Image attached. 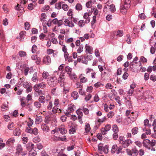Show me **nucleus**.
<instances>
[{
    "mask_svg": "<svg viewBox=\"0 0 156 156\" xmlns=\"http://www.w3.org/2000/svg\"><path fill=\"white\" fill-rule=\"evenodd\" d=\"M143 146L148 150H151V151H155V149L153 147L156 144V141L154 139L151 141L149 139H144L143 142Z\"/></svg>",
    "mask_w": 156,
    "mask_h": 156,
    "instance_id": "f257e3e1",
    "label": "nucleus"
},
{
    "mask_svg": "<svg viewBox=\"0 0 156 156\" xmlns=\"http://www.w3.org/2000/svg\"><path fill=\"white\" fill-rule=\"evenodd\" d=\"M71 20L70 21L68 19H66L64 21V24L66 26H68L69 27H72L74 26V24L72 22V19H73V21L76 23L78 21V19L77 18H74L73 16H71Z\"/></svg>",
    "mask_w": 156,
    "mask_h": 156,
    "instance_id": "f03ea898",
    "label": "nucleus"
},
{
    "mask_svg": "<svg viewBox=\"0 0 156 156\" xmlns=\"http://www.w3.org/2000/svg\"><path fill=\"white\" fill-rule=\"evenodd\" d=\"M16 150V154L18 155H20L21 153V155L22 156H25L27 154V151H23V148L20 144H18L17 145Z\"/></svg>",
    "mask_w": 156,
    "mask_h": 156,
    "instance_id": "7ed1b4c3",
    "label": "nucleus"
},
{
    "mask_svg": "<svg viewBox=\"0 0 156 156\" xmlns=\"http://www.w3.org/2000/svg\"><path fill=\"white\" fill-rule=\"evenodd\" d=\"M122 150V147H118L117 145L115 144L112 146L111 152L113 154L116 153L117 154H119L121 152Z\"/></svg>",
    "mask_w": 156,
    "mask_h": 156,
    "instance_id": "20e7f679",
    "label": "nucleus"
},
{
    "mask_svg": "<svg viewBox=\"0 0 156 156\" xmlns=\"http://www.w3.org/2000/svg\"><path fill=\"white\" fill-rule=\"evenodd\" d=\"M57 79L56 77L51 78L48 80V84L51 87H54L56 85Z\"/></svg>",
    "mask_w": 156,
    "mask_h": 156,
    "instance_id": "39448f33",
    "label": "nucleus"
},
{
    "mask_svg": "<svg viewBox=\"0 0 156 156\" xmlns=\"http://www.w3.org/2000/svg\"><path fill=\"white\" fill-rule=\"evenodd\" d=\"M127 150V153L129 155L136 156L138 154V150L136 148H133L130 150H129L128 149Z\"/></svg>",
    "mask_w": 156,
    "mask_h": 156,
    "instance_id": "423d86ee",
    "label": "nucleus"
},
{
    "mask_svg": "<svg viewBox=\"0 0 156 156\" xmlns=\"http://www.w3.org/2000/svg\"><path fill=\"white\" fill-rule=\"evenodd\" d=\"M51 58L49 56H46L43 58V63L46 65H49L51 63Z\"/></svg>",
    "mask_w": 156,
    "mask_h": 156,
    "instance_id": "0eeeda50",
    "label": "nucleus"
},
{
    "mask_svg": "<svg viewBox=\"0 0 156 156\" xmlns=\"http://www.w3.org/2000/svg\"><path fill=\"white\" fill-rule=\"evenodd\" d=\"M132 143V141L130 139H128L124 141L122 145L123 147L125 148L128 147L130 144Z\"/></svg>",
    "mask_w": 156,
    "mask_h": 156,
    "instance_id": "6e6552de",
    "label": "nucleus"
},
{
    "mask_svg": "<svg viewBox=\"0 0 156 156\" xmlns=\"http://www.w3.org/2000/svg\"><path fill=\"white\" fill-rule=\"evenodd\" d=\"M42 130L46 133L48 132L49 129V128L46 124L43 123L41 125Z\"/></svg>",
    "mask_w": 156,
    "mask_h": 156,
    "instance_id": "1a4fd4ad",
    "label": "nucleus"
},
{
    "mask_svg": "<svg viewBox=\"0 0 156 156\" xmlns=\"http://www.w3.org/2000/svg\"><path fill=\"white\" fill-rule=\"evenodd\" d=\"M86 52L91 54L93 52V48L89 45L86 44L85 46Z\"/></svg>",
    "mask_w": 156,
    "mask_h": 156,
    "instance_id": "9d476101",
    "label": "nucleus"
},
{
    "mask_svg": "<svg viewBox=\"0 0 156 156\" xmlns=\"http://www.w3.org/2000/svg\"><path fill=\"white\" fill-rule=\"evenodd\" d=\"M74 108L75 106L73 104H70L68 105L66 111L68 112H72L74 111Z\"/></svg>",
    "mask_w": 156,
    "mask_h": 156,
    "instance_id": "9b49d317",
    "label": "nucleus"
},
{
    "mask_svg": "<svg viewBox=\"0 0 156 156\" xmlns=\"http://www.w3.org/2000/svg\"><path fill=\"white\" fill-rule=\"evenodd\" d=\"M15 142V140L13 138L9 139L7 141L6 144L8 146H9L13 144Z\"/></svg>",
    "mask_w": 156,
    "mask_h": 156,
    "instance_id": "f8f14e48",
    "label": "nucleus"
},
{
    "mask_svg": "<svg viewBox=\"0 0 156 156\" xmlns=\"http://www.w3.org/2000/svg\"><path fill=\"white\" fill-rule=\"evenodd\" d=\"M31 80L34 82H37L38 80V78L37 76V72L34 73L31 78Z\"/></svg>",
    "mask_w": 156,
    "mask_h": 156,
    "instance_id": "ddd939ff",
    "label": "nucleus"
},
{
    "mask_svg": "<svg viewBox=\"0 0 156 156\" xmlns=\"http://www.w3.org/2000/svg\"><path fill=\"white\" fill-rule=\"evenodd\" d=\"M114 34V36L115 35L116 37H121L123 36V32L122 30H118L117 32H115Z\"/></svg>",
    "mask_w": 156,
    "mask_h": 156,
    "instance_id": "4468645a",
    "label": "nucleus"
},
{
    "mask_svg": "<svg viewBox=\"0 0 156 156\" xmlns=\"http://www.w3.org/2000/svg\"><path fill=\"white\" fill-rule=\"evenodd\" d=\"M71 96L74 100H76L79 97L78 94L77 92L74 91L71 94Z\"/></svg>",
    "mask_w": 156,
    "mask_h": 156,
    "instance_id": "2eb2a0df",
    "label": "nucleus"
},
{
    "mask_svg": "<svg viewBox=\"0 0 156 156\" xmlns=\"http://www.w3.org/2000/svg\"><path fill=\"white\" fill-rule=\"evenodd\" d=\"M65 78V76L64 75L62 74H60L59 75V77L58 78V82L60 83L61 82L64 81Z\"/></svg>",
    "mask_w": 156,
    "mask_h": 156,
    "instance_id": "dca6fc26",
    "label": "nucleus"
},
{
    "mask_svg": "<svg viewBox=\"0 0 156 156\" xmlns=\"http://www.w3.org/2000/svg\"><path fill=\"white\" fill-rule=\"evenodd\" d=\"M59 131L62 134H65L66 132V130L63 126H60L59 128Z\"/></svg>",
    "mask_w": 156,
    "mask_h": 156,
    "instance_id": "f3484780",
    "label": "nucleus"
},
{
    "mask_svg": "<svg viewBox=\"0 0 156 156\" xmlns=\"http://www.w3.org/2000/svg\"><path fill=\"white\" fill-rule=\"evenodd\" d=\"M65 70L68 75L72 73V68L68 66L65 67Z\"/></svg>",
    "mask_w": 156,
    "mask_h": 156,
    "instance_id": "a211bd4d",
    "label": "nucleus"
},
{
    "mask_svg": "<svg viewBox=\"0 0 156 156\" xmlns=\"http://www.w3.org/2000/svg\"><path fill=\"white\" fill-rule=\"evenodd\" d=\"M38 101L41 103H44L45 102V98L44 96H40L38 98Z\"/></svg>",
    "mask_w": 156,
    "mask_h": 156,
    "instance_id": "6ab92c4d",
    "label": "nucleus"
},
{
    "mask_svg": "<svg viewBox=\"0 0 156 156\" xmlns=\"http://www.w3.org/2000/svg\"><path fill=\"white\" fill-rule=\"evenodd\" d=\"M42 121V119L41 116L37 117L36 118L35 122L36 124H39Z\"/></svg>",
    "mask_w": 156,
    "mask_h": 156,
    "instance_id": "aec40b11",
    "label": "nucleus"
},
{
    "mask_svg": "<svg viewBox=\"0 0 156 156\" xmlns=\"http://www.w3.org/2000/svg\"><path fill=\"white\" fill-rule=\"evenodd\" d=\"M64 2H62L56 3L55 5V8L58 10L60 9L62 7V4Z\"/></svg>",
    "mask_w": 156,
    "mask_h": 156,
    "instance_id": "412c9836",
    "label": "nucleus"
},
{
    "mask_svg": "<svg viewBox=\"0 0 156 156\" xmlns=\"http://www.w3.org/2000/svg\"><path fill=\"white\" fill-rule=\"evenodd\" d=\"M127 8H125L124 6L122 5L120 7V11L123 14L126 13V12Z\"/></svg>",
    "mask_w": 156,
    "mask_h": 156,
    "instance_id": "4be33fe9",
    "label": "nucleus"
},
{
    "mask_svg": "<svg viewBox=\"0 0 156 156\" xmlns=\"http://www.w3.org/2000/svg\"><path fill=\"white\" fill-rule=\"evenodd\" d=\"M80 82L82 83H85L87 81V79L85 77L82 76V74H81L80 76Z\"/></svg>",
    "mask_w": 156,
    "mask_h": 156,
    "instance_id": "5701e85b",
    "label": "nucleus"
},
{
    "mask_svg": "<svg viewBox=\"0 0 156 156\" xmlns=\"http://www.w3.org/2000/svg\"><path fill=\"white\" fill-rule=\"evenodd\" d=\"M25 100V98H22L21 99V105L22 107H24L26 106V103H27L26 101H24Z\"/></svg>",
    "mask_w": 156,
    "mask_h": 156,
    "instance_id": "b1692460",
    "label": "nucleus"
},
{
    "mask_svg": "<svg viewBox=\"0 0 156 156\" xmlns=\"http://www.w3.org/2000/svg\"><path fill=\"white\" fill-rule=\"evenodd\" d=\"M130 98H129V100H127L126 101V105L129 108L132 109V103L131 101H130Z\"/></svg>",
    "mask_w": 156,
    "mask_h": 156,
    "instance_id": "393cba45",
    "label": "nucleus"
},
{
    "mask_svg": "<svg viewBox=\"0 0 156 156\" xmlns=\"http://www.w3.org/2000/svg\"><path fill=\"white\" fill-rule=\"evenodd\" d=\"M112 130L115 133H117L119 131L117 125L114 124L112 126Z\"/></svg>",
    "mask_w": 156,
    "mask_h": 156,
    "instance_id": "a878e982",
    "label": "nucleus"
},
{
    "mask_svg": "<svg viewBox=\"0 0 156 156\" xmlns=\"http://www.w3.org/2000/svg\"><path fill=\"white\" fill-rule=\"evenodd\" d=\"M89 14L88 13L86 12L84 14V16H83V17L84 18L86 19H87L88 20V21L87 22V21H85V22L86 23H88L90 21V18L89 17Z\"/></svg>",
    "mask_w": 156,
    "mask_h": 156,
    "instance_id": "bb28decb",
    "label": "nucleus"
},
{
    "mask_svg": "<svg viewBox=\"0 0 156 156\" xmlns=\"http://www.w3.org/2000/svg\"><path fill=\"white\" fill-rule=\"evenodd\" d=\"M126 2H127V4L124 5L123 6H124L125 8H127V9H128L130 6V3L131 1L130 0H126Z\"/></svg>",
    "mask_w": 156,
    "mask_h": 156,
    "instance_id": "cd10ccee",
    "label": "nucleus"
},
{
    "mask_svg": "<svg viewBox=\"0 0 156 156\" xmlns=\"http://www.w3.org/2000/svg\"><path fill=\"white\" fill-rule=\"evenodd\" d=\"M76 131L75 127L71 126V129L69 130V133L70 134H74L76 132Z\"/></svg>",
    "mask_w": 156,
    "mask_h": 156,
    "instance_id": "c85d7f7f",
    "label": "nucleus"
},
{
    "mask_svg": "<svg viewBox=\"0 0 156 156\" xmlns=\"http://www.w3.org/2000/svg\"><path fill=\"white\" fill-rule=\"evenodd\" d=\"M149 121L147 119H145L144 121V125L145 126H147L149 127H151V124H149Z\"/></svg>",
    "mask_w": 156,
    "mask_h": 156,
    "instance_id": "c756f323",
    "label": "nucleus"
},
{
    "mask_svg": "<svg viewBox=\"0 0 156 156\" xmlns=\"http://www.w3.org/2000/svg\"><path fill=\"white\" fill-rule=\"evenodd\" d=\"M138 131V129L137 127H135L133 128L131 130L132 133L135 135L136 134Z\"/></svg>",
    "mask_w": 156,
    "mask_h": 156,
    "instance_id": "7c9ffc66",
    "label": "nucleus"
},
{
    "mask_svg": "<svg viewBox=\"0 0 156 156\" xmlns=\"http://www.w3.org/2000/svg\"><path fill=\"white\" fill-rule=\"evenodd\" d=\"M37 154L36 151L34 150H31L29 153L30 156H35Z\"/></svg>",
    "mask_w": 156,
    "mask_h": 156,
    "instance_id": "2f4dec72",
    "label": "nucleus"
},
{
    "mask_svg": "<svg viewBox=\"0 0 156 156\" xmlns=\"http://www.w3.org/2000/svg\"><path fill=\"white\" fill-rule=\"evenodd\" d=\"M109 7V9L111 12H114L115 11V7L114 5L111 4L110 5Z\"/></svg>",
    "mask_w": 156,
    "mask_h": 156,
    "instance_id": "473e14b6",
    "label": "nucleus"
},
{
    "mask_svg": "<svg viewBox=\"0 0 156 156\" xmlns=\"http://www.w3.org/2000/svg\"><path fill=\"white\" fill-rule=\"evenodd\" d=\"M119 142L120 144H122L124 142V137L123 136H120L119 137Z\"/></svg>",
    "mask_w": 156,
    "mask_h": 156,
    "instance_id": "72a5a7b5",
    "label": "nucleus"
},
{
    "mask_svg": "<svg viewBox=\"0 0 156 156\" xmlns=\"http://www.w3.org/2000/svg\"><path fill=\"white\" fill-rule=\"evenodd\" d=\"M75 8L78 10H80L82 9V6L80 4L78 3L76 5Z\"/></svg>",
    "mask_w": 156,
    "mask_h": 156,
    "instance_id": "f704fd0d",
    "label": "nucleus"
},
{
    "mask_svg": "<svg viewBox=\"0 0 156 156\" xmlns=\"http://www.w3.org/2000/svg\"><path fill=\"white\" fill-rule=\"evenodd\" d=\"M41 102L37 101H36L34 103V105L35 107L37 108H40L41 106V105L40 103Z\"/></svg>",
    "mask_w": 156,
    "mask_h": 156,
    "instance_id": "c9c22d12",
    "label": "nucleus"
},
{
    "mask_svg": "<svg viewBox=\"0 0 156 156\" xmlns=\"http://www.w3.org/2000/svg\"><path fill=\"white\" fill-rule=\"evenodd\" d=\"M37 49V46L35 44L33 45L32 48V52L33 53H35L36 52Z\"/></svg>",
    "mask_w": 156,
    "mask_h": 156,
    "instance_id": "e433bc0d",
    "label": "nucleus"
},
{
    "mask_svg": "<svg viewBox=\"0 0 156 156\" xmlns=\"http://www.w3.org/2000/svg\"><path fill=\"white\" fill-rule=\"evenodd\" d=\"M62 8L65 11H67L69 9V6L66 4H63L62 5Z\"/></svg>",
    "mask_w": 156,
    "mask_h": 156,
    "instance_id": "4c0bfd02",
    "label": "nucleus"
},
{
    "mask_svg": "<svg viewBox=\"0 0 156 156\" xmlns=\"http://www.w3.org/2000/svg\"><path fill=\"white\" fill-rule=\"evenodd\" d=\"M90 129V126L89 124H87L85 125V130L86 133L89 132Z\"/></svg>",
    "mask_w": 156,
    "mask_h": 156,
    "instance_id": "58836bf2",
    "label": "nucleus"
},
{
    "mask_svg": "<svg viewBox=\"0 0 156 156\" xmlns=\"http://www.w3.org/2000/svg\"><path fill=\"white\" fill-rule=\"evenodd\" d=\"M83 44L80 45L78 49L77 50V52L78 53H81L83 51Z\"/></svg>",
    "mask_w": 156,
    "mask_h": 156,
    "instance_id": "ea45409f",
    "label": "nucleus"
},
{
    "mask_svg": "<svg viewBox=\"0 0 156 156\" xmlns=\"http://www.w3.org/2000/svg\"><path fill=\"white\" fill-rule=\"evenodd\" d=\"M69 75L70 76V78L72 80L73 79H76V75L74 73H73L72 74V73H70V74H69Z\"/></svg>",
    "mask_w": 156,
    "mask_h": 156,
    "instance_id": "a19ab883",
    "label": "nucleus"
},
{
    "mask_svg": "<svg viewBox=\"0 0 156 156\" xmlns=\"http://www.w3.org/2000/svg\"><path fill=\"white\" fill-rule=\"evenodd\" d=\"M32 134H33L35 135H37L38 133V130L36 127H35L33 129H32Z\"/></svg>",
    "mask_w": 156,
    "mask_h": 156,
    "instance_id": "79ce46f5",
    "label": "nucleus"
},
{
    "mask_svg": "<svg viewBox=\"0 0 156 156\" xmlns=\"http://www.w3.org/2000/svg\"><path fill=\"white\" fill-rule=\"evenodd\" d=\"M114 115V112L112 111L109 112L107 114V116L109 118H112Z\"/></svg>",
    "mask_w": 156,
    "mask_h": 156,
    "instance_id": "37998d69",
    "label": "nucleus"
},
{
    "mask_svg": "<svg viewBox=\"0 0 156 156\" xmlns=\"http://www.w3.org/2000/svg\"><path fill=\"white\" fill-rule=\"evenodd\" d=\"M13 122H11L10 123H9L8 126V129L10 130H12L13 129Z\"/></svg>",
    "mask_w": 156,
    "mask_h": 156,
    "instance_id": "c03bdc74",
    "label": "nucleus"
},
{
    "mask_svg": "<svg viewBox=\"0 0 156 156\" xmlns=\"http://www.w3.org/2000/svg\"><path fill=\"white\" fill-rule=\"evenodd\" d=\"M46 17V15L45 13H42L41 16L40 20L41 21H44V19Z\"/></svg>",
    "mask_w": 156,
    "mask_h": 156,
    "instance_id": "a18cd8bd",
    "label": "nucleus"
},
{
    "mask_svg": "<svg viewBox=\"0 0 156 156\" xmlns=\"http://www.w3.org/2000/svg\"><path fill=\"white\" fill-rule=\"evenodd\" d=\"M143 97L145 98V99H149V97H151V96H149L147 94V92L146 91L144 92V93L143 94Z\"/></svg>",
    "mask_w": 156,
    "mask_h": 156,
    "instance_id": "49530a36",
    "label": "nucleus"
},
{
    "mask_svg": "<svg viewBox=\"0 0 156 156\" xmlns=\"http://www.w3.org/2000/svg\"><path fill=\"white\" fill-rule=\"evenodd\" d=\"M127 38L126 39V42L128 44H130L131 43V39L130 37V35L127 34L126 35Z\"/></svg>",
    "mask_w": 156,
    "mask_h": 156,
    "instance_id": "de8ad7c7",
    "label": "nucleus"
},
{
    "mask_svg": "<svg viewBox=\"0 0 156 156\" xmlns=\"http://www.w3.org/2000/svg\"><path fill=\"white\" fill-rule=\"evenodd\" d=\"M91 10L93 12H94V16H96L98 15V10H97L96 8H93Z\"/></svg>",
    "mask_w": 156,
    "mask_h": 156,
    "instance_id": "09e8293b",
    "label": "nucleus"
},
{
    "mask_svg": "<svg viewBox=\"0 0 156 156\" xmlns=\"http://www.w3.org/2000/svg\"><path fill=\"white\" fill-rule=\"evenodd\" d=\"M111 126L110 124H107L106 125L104 128H103L104 129L106 130V131H107V132L109 131L111 129Z\"/></svg>",
    "mask_w": 156,
    "mask_h": 156,
    "instance_id": "8fccbe9b",
    "label": "nucleus"
},
{
    "mask_svg": "<svg viewBox=\"0 0 156 156\" xmlns=\"http://www.w3.org/2000/svg\"><path fill=\"white\" fill-rule=\"evenodd\" d=\"M59 111H60V112H61V110L60 109H58V108H57V109H56V108L55 107H54L53 108V109L52 110V111L53 113L54 114L55 113L57 112H59Z\"/></svg>",
    "mask_w": 156,
    "mask_h": 156,
    "instance_id": "3c124183",
    "label": "nucleus"
},
{
    "mask_svg": "<svg viewBox=\"0 0 156 156\" xmlns=\"http://www.w3.org/2000/svg\"><path fill=\"white\" fill-rule=\"evenodd\" d=\"M39 87L42 88L44 89L46 87V84L43 82L38 84Z\"/></svg>",
    "mask_w": 156,
    "mask_h": 156,
    "instance_id": "603ef678",
    "label": "nucleus"
},
{
    "mask_svg": "<svg viewBox=\"0 0 156 156\" xmlns=\"http://www.w3.org/2000/svg\"><path fill=\"white\" fill-rule=\"evenodd\" d=\"M29 71V68L28 67H26L24 69V74L25 76H27Z\"/></svg>",
    "mask_w": 156,
    "mask_h": 156,
    "instance_id": "864d4df0",
    "label": "nucleus"
},
{
    "mask_svg": "<svg viewBox=\"0 0 156 156\" xmlns=\"http://www.w3.org/2000/svg\"><path fill=\"white\" fill-rule=\"evenodd\" d=\"M101 85L103 86L104 85L101 83L100 82H98L94 84V86L96 88L99 87Z\"/></svg>",
    "mask_w": 156,
    "mask_h": 156,
    "instance_id": "5fc2aeb1",
    "label": "nucleus"
},
{
    "mask_svg": "<svg viewBox=\"0 0 156 156\" xmlns=\"http://www.w3.org/2000/svg\"><path fill=\"white\" fill-rule=\"evenodd\" d=\"M84 21L83 20H80L78 22V25L79 26L82 27L84 25Z\"/></svg>",
    "mask_w": 156,
    "mask_h": 156,
    "instance_id": "6e6d98bb",
    "label": "nucleus"
},
{
    "mask_svg": "<svg viewBox=\"0 0 156 156\" xmlns=\"http://www.w3.org/2000/svg\"><path fill=\"white\" fill-rule=\"evenodd\" d=\"M52 138L53 140L55 141H59L60 139L61 140H63L61 138H60V137H57L55 136H54Z\"/></svg>",
    "mask_w": 156,
    "mask_h": 156,
    "instance_id": "4d7b16f0",
    "label": "nucleus"
},
{
    "mask_svg": "<svg viewBox=\"0 0 156 156\" xmlns=\"http://www.w3.org/2000/svg\"><path fill=\"white\" fill-rule=\"evenodd\" d=\"M30 27V25L28 22H26L25 23V28L26 30H28Z\"/></svg>",
    "mask_w": 156,
    "mask_h": 156,
    "instance_id": "13d9d810",
    "label": "nucleus"
},
{
    "mask_svg": "<svg viewBox=\"0 0 156 156\" xmlns=\"http://www.w3.org/2000/svg\"><path fill=\"white\" fill-rule=\"evenodd\" d=\"M83 111L86 115H87L89 113V110L87 108L83 107Z\"/></svg>",
    "mask_w": 156,
    "mask_h": 156,
    "instance_id": "bf43d9fd",
    "label": "nucleus"
},
{
    "mask_svg": "<svg viewBox=\"0 0 156 156\" xmlns=\"http://www.w3.org/2000/svg\"><path fill=\"white\" fill-rule=\"evenodd\" d=\"M91 98V95L90 94H89L87 95L85 98V100L86 101H87L90 100Z\"/></svg>",
    "mask_w": 156,
    "mask_h": 156,
    "instance_id": "052dcab7",
    "label": "nucleus"
},
{
    "mask_svg": "<svg viewBox=\"0 0 156 156\" xmlns=\"http://www.w3.org/2000/svg\"><path fill=\"white\" fill-rule=\"evenodd\" d=\"M19 54L21 57H24L26 56V53L23 51H20L19 52Z\"/></svg>",
    "mask_w": 156,
    "mask_h": 156,
    "instance_id": "680f3d73",
    "label": "nucleus"
},
{
    "mask_svg": "<svg viewBox=\"0 0 156 156\" xmlns=\"http://www.w3.org/2000/svg\"><path fill=\"white\" fill-rule=\"evenodd\" d=\"M149 78V74L147 73H145L144 75V79L145 81L148 80Z\"/></svg>",
    "mask_w": 156,
    "mask_h": 156,
    "instance_id": "e2e57ef3",
    "label": "nucleus"
},
{
    "mask_svg": "<svg viewBox=\"0 0 156 156\" xmlns=\"http://www.w3.org/2000/svg\"><path fill=\"white\" fill-rule=\"evenodd\" d=\"M106 120V118L105 117H104L101 119H99L98 120V121L99 122L102 123Z\"/></svg>",
    "mask_w": 156,
    "mask_h": 156,
    "instance_id": "0e129e2a",
    "label": "nucleus"
},
{
    "mask_svg": "<svg viewBox=\"0 0 156 156\" xmlns=\"http://www.w3.org/2000/svg\"><path fill=\"white\" fill-rule=\"evenodd\" d=\"M48 72H44L42 74L43 77L45 79H46L48 76Z\"/></svg>",
    "mask_w": 156,
    "mask_h": 156,
    "instance_id": "69168bd1",
    "label": "nucleus"
},
{
    "mask_svg": "<svg viewBox=\"0 0 156 156\" xmlns=\"http://www.w3.org/2000/svg\"><path fill=\"white\" fill-rule=\"evenodd\" d=\"M128 76V73H127L125 72L124 73L123 75L122 76V78L124 80H126L127 79Z\"/></svg>",
    "mask_w": 156,
    "mask_h": 156,
    "instance_id": "338daca9",
    "label": "nucleus"
},
{
    "mask_svg": "<svg viewBox=\"0 0 156 156\" xmlns=\"http://www.w3.org/2000/svg\"><path fill=\"white\" fill-rule=\"evenodd\" d=\"M135 144L136 145H137L140 148L142 146V144L140 141H135Z\"/></svg>",
    "mask_w": 156,
    "mask_h": 156,
    "instance_id": "774afa93",
    "label": "nucleus"
}]
</instances>
